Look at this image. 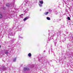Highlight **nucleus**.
<instances>
[{"label":"nucleus","instance_id":"nucleus-7","mask_svg":"<svg viewBox=\"0 0 73 73\" xmlns=\"http://www.w3.org/2000/svg\"><path fill=\"white\" fill-rule=\"evenodd\" d=\"M46 19L48 20H50V18L49 17H47Z\"/></svg>","mask_w":73,"mask_h":73},{"label":"nucleus","instance_id":"nucleus-8","mask_svg":"<svg viewBox=\"0 0 73 73\" xmlns=\"http://www.w3.org/2000/svg\"><path fill=\"white\" fill-rule=\"evenodd\" d=\"M40 4H43V3H44V2H43L42 1H40Z\"/></svg>","mask_w":73,"mask_h":73},{"label":"nucleus","instance_id":"nucleus-5","mask_svg":"<svg viewBox=\"0 0 73 73\" xmlns=\"http://www.w3.org/2000/svg\"><path fill=\"white\" fill-rule=\"evenodd\" d=\"M31 53H29L28 54V56L29 57H31Z\"/></svg>","mask_w":73,"mask_h":73},{"label":"nucleus","instance_id":"nucleus-12","mask_svg":"<svg viewBox=\"0 0 73 73\" xmlns=\"http://www.w3.org/2000/svg\"><path fill=\"white\" fill-rule=\"evenodd\" d=\"M39 5L40 6V7H42V5L41 4H39Z\"/></svg>","mask_w":73,"mask_h":73},{"label":"nucleus","instance_id":"nucleus-11","mask_svg":"<svg viewBox=\"0 0 73 73\" xmlns=\"http://www.w3.org/2000/svg\"><path fill=\"white\" fill-rule=\"evenodd\" d=\"M8 53V52H5V54H7V53Z\"/></svg>","mask_w":73,"mask_h":73},{"label":"nucleus","instance_id":"nucleus-9","mask_svg":"<svg viewBox=\"0 0 73 73\" xmlns=\"http://www.w3.org/2000/svg\"><path fill=\"white\" fill-rule=\"evenodd\" d=\"M67 19H68V20H70V17H68L67 18Z\"/></svg>","mask_w":73,"mask_h":73},{"label":"nucleus","instance_id":"nucleus-2","mask_svg":"<svg viewBox=\"0 0 73 73\" xmlns=\"http://www.w3.org/2000/svg\"><path fill=\"white\" fill-rule=\"evenodd\" d=\"M28 19L29 18L28 17H26L24 19L23 21H26L27 20H28Z\"/></svg>","mask_w":73,"mask_h":73},{"label":"nucleus","instance_id":"nucleus-1","mask_svg":"<svg viewBox=\"0 0 73 73\" xmlns=\"http://www.w3.org/2000/svg\"><path fill=\"white\" fill-rule=\"evenodd\" d=\"M29 70V69L28 68H24L23 70L24 71H26V70Z\"/></svg>","mask_w":73,"mask_h":73},{"label":"nucleus","instance_id":"nucleus-3","mask_svg":"<svg viewBox=\"0 0 73 73\" xmlns=\"http://www.w3.org/2000/svg\"><path fill=\"white\" fill-rule=\"evenodd\" d=\"M2 17H3V15L0 13V19H2Z\"/></svg>","mask_w":73,"mask_h":73},{"label":"nucleus","instance_id":"nucleus-6","mask_svg":"<svg viewBox=\"0 0 73 73\" xmlns=\"http://www.w3.org/2000/svg\"><path fill=\"white\" fill-rule=\"evenodd\" d=\"M7 7H9V4L8 3L6 4Z\"/></svg>","mask_w":73,"mask_h":73},{"label":"nucleus","instance_id":"nucleus-4","mask_svg":"<svg viewBox=\"0 0 73 73\" xmlns=\"http://www.w3.org/2000/svg\"><path fill=\"white\" fill-rule=\"evenodd\" d=\"M49 13V12H47L46 13H44V15H48Z\"/></svg>","mask_w":73,"mask_h":73},{"label":"nucleus","instance_id":"nucleus-10","mask_svg":"<svg viewBox=\"0 0 73 73\" xmlns=\"http://www.w3.org/2000/svg\"><path fill=\"white\" fill-rule=\"evenodd\" d=\"M16 58H15L14 59H13V61H16Z\"/></svg>","mask_w":73,"mask_h":73},{"label":"nucleus","instance_id":"nucleus-13","mask_svg":"<svg viewBox=\"0 0 73 73\" xmlns=\"http://www.w3.org/2000/svg\"><path fill=\"white\" fill-rule=\"evenodd\" d=\"M1 48V46H0V48Z\"/></svg>","mask_w":73,"mask_h":73}]
</instances>
